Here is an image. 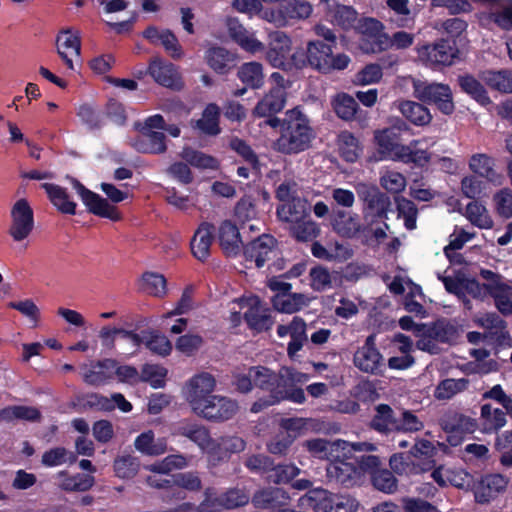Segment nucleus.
I'll use <instances>...</instances> for the list:
<instances>
[{
	"label": "nucleus",
	"mask_w": 512,
	"mask_h": 512,
	"mask_svg": "<svg viewBox=\"0 0 512 512\" xmlns=\"http://www.w3.org/2000/svg\"><path fill=\"white\" fill-rule=\"evenodd\" d=\"M250 377L259 388L270 393L267 400L259 399L254 402L251 411L258 413L264 408L288 400L293 403L302 404L306 401L304 390L297 385L305 384L310 376L306 373L295 370L291 367H282L278 373L263 366L250 368Z\"/></svg>",
	"instance_id": "1"
},
{
	"label": "nucleus",
	"mask_w": 512,
	"mask_h": 512,
	"mask_svg": "<svg viewBox=\"0 0 512 512\" xmlns=\"http://www.w3.org/2000/svg\"><path fill=\"white\" fill-rule=\"evenodd\" d=\"M233 7L250 17L257 15L277 27L287 26L290 20L307 19L313 12L312 4L307 0H290L279 9H264L258 0H234Z\"/></svg>",
	"instance_id": "2"
},
{
	"label": "nucleus",
	"mask_w": 512,
	"mask_h": 512,
	"mask_svg": "<svg viewBox=\"0 0 512 512\" xmlns=\"http://www.w3.org/2000/svg\"><path fill=\"white\" fill-rule=\"evenodd\" d=\"M313 138L307 117L298 109L287 112L281 135L274 142V149L284 154H294L306 150Z\"/></svg>",
	"instance_id": "3"
},
{
	"label": "nucleus",
	"mask_w": 512,
	"mask_h": 512,
	"mask_svg": "<svg viewBox=\"0 0 512 512\" xmlns=\"http://www.w3.org/2000/svg\"><path fill=\"white\" fill-rule=\"evenodd\" d=\"M231 321L240 323L242 314L250 328L265 331L273 325L269 309L265 308L257 296L249 295L233 300L230 303Z\"/></svg>",
	"instance_id": "4"
},
{
	"label": "nucleus",
	"mask_w": 512,
	"mask_h": 512,
	"mask_svg": "<svg viewBox=\"0 0 512 512\" xmlns=\"http://www.w3.org/2000/svg\"><path fill=\"white\" fill-rule=\"evenodd\" d=\"M244 255L247 261L254 262L258 268L266 263L269 268L274 267L276 271L284 268L277 241L270 235L264 234L250 242L244 250Z\"/></svg>",
	"instance_id": "5"
},
{
	"label": "nucleus",
	"mask_w": 512,
	"mask_h": 512,
	"mask_svg": "<svg viewBox=\"0 0 512 512\" xmlns=\"http://www.w3.org/2000/svg\"><path fill=\"white\" fill-rule=\"evenodd\" d=\"M307 60L313 68L322 73L344 70L351 61L346 54L334 55L331 45L321 41H310L307 44Z\"/></svg>",
	"instance_id": "6"
},
{
	"label": "nucleus",
	"mask_w": 512,
	"mask_h": 512,
	"mask_svg": "<svg viewBox=\"0 0 512 512\" xmlns=\"http://www.w3.org/2000/svg\"><path fill=\"white\" fill-rule=\"evenodd\" d=\"M216 385L214 376L207 372L195 374L185 383L183 395L194 414L214 395Z\"/></svg>",
	"instance_id": "7"
},
{
	"label": "nucleus",
	"mask_w": 512,
	"mask_h": 512,
	"mask_svg": "<svg viewBox=\"0 0 512 512\" xmlns=\"http://www.w3.org/2000/svg\"><path fill=\"white\" fill-rule=\"evenodd\" d=\"M35 228L34 211L25 198L16 200L10 209L8 234L15 242L29 238Z\"/></svg>",
	"instance_id": "8"
},
{
	"label": "nucleus",
	"mask_w": 512,
	"mask_h": 512,
	"mask_svg": "<svg viewBox=\"0 0 512 512\" xmlns=\"http://www.w3.org/2000/svg\"><path fill=\"white\" fill-rule=\"evenodd\" d=\"M359 198L364 202L363 215L366 221L386 217L391 205L390 199L380 192L378 187L367 183H358L355 186Z\"/></svg>",
	"instance_id": "9"
},
{
	"label": "nucleus",
	"mask_w": 512,
	"mask_h": 512,
	"mask_svg": "<svg viewBox=\"0 0 512 512\" xmlns=\"http://www.w3.org/2000/svg\"><path fill=\"white\" fill-rule=\"evenodd\" d=\"M414 96L423 101L434 103L444 114H451L454 111V103L451 89L442 83H428L413 81Z\"/></svg>",
	"instance_id": "10"
},
{
	"label": "nucleus",
	"mask_w": 512,
	"mask_h": 512,
	"mask_svg": "<svg viewBox=\"0 0 512 512\" xmlns=\"http://www.w3.org/2000/svg\"><path fill=\"white\" fill-rule=\"evenodd\" d=\"M417 57L426 66H450L458 57V49L446 39H440L433 44H424L416 48Z\"/></svg>",
	"instance_id": "11"
},
{
	"label": "nucleus",
	"mask_w": 512,
	"mask_h": 512,
	"mask_svg": "<svg viewBox=\"0 0 512 512\" xmlns=\"http://www.w3.org/2000/svg\"><path fill=\"white\" fill-rule=\"evenodd\" d=\"M356 30L360 35L359 48L364 53H378L389 47V37L378 20L365 18L359 21Z\"/></svg>",
	"instance_id": "12"
},
{
	"label": "nucleus",
	"mask_w": 512,
	"mask_h": 512,
	"mask_svg": "<svg viewBox=\"0 0 512 512\" xmlns=\"http://www.w3.org/2000/svg\"><path fill=\"white\" fill-rule=\"evenodd\" d=\"M173 433L184 436L194 442L203 453L208 455L210 460L212 455L219 452L218 442L211 438L209 430L202 424L183 420L175 425Z\"/></svg>",
	"instance_id": "13"
},
{
	"label": "nucleus",
	"mask_w": 512,
	"mask_h": 512,
	"mask_svg": "<svg viewBox=\"0 0 512 512\" xmlns=\"http://www.w3.org/2000/svg\"><path fill=\"white\" fill-rule=\"evenodd\" d=\"M488 294L494 299L498 311L504 315L512 314V285L491 270H481Z\"/></svg>",
	"instance_id": "14"
},
{
	"label": "nucleus",
	"mask_w": 512,
	"mask_h": 512,
	"mask_svg": "<svg viewBox=\"0 0 512 512\" xmlns=\"http://www.w3.org/2000/svg\"><path fill=\"white\" fill-rule=\"evenodd\" d=\"M56 50L67 68L74 70L81 56L80 32L72 28L61 30L56 37Z\"/></svg>",
	"instance_id": "15"
},
{
	"label": "nucleus",
	"mask_w": 512,
	"mask_h": 512,
	"mask_svg": "<svg viewBox=\"0 0 512 512\" xmlns=\"http://www.w3.org/2000/svg\"><path fill=\"white\" fill-rule=\"evenodd\" d=\"M237 411L236 401L214 394L195 415L208 421L221 422L231 419Z\"/></svg>",
	"instance_id": "16"
},
{
	"label": "nucleus",
	"mask_w": 512,
	"mask_h": 512,
	"mask_svg": "<svg viewBox=\"0 0 512 512\" xmlns=\"http://www.w3.org/2000/svg\"><path fill=\"white\" fill-rule=\"evenodd\" d=\"M73 188L81 197L87 209L100 217L108 218L112 221L120 220L121 216L117 208L107 202L106 199L100 195L86 189L79 181H72Z\"/></svg>",
	"instance_id": "17"
},
{
	"label": "nucleus",
	"mask_w": 512,
	"mask_h": 512,
	"mask_svg": "<svg viewBox=\"0 0 512 512\" xmlns=\"http://www.w3.org/2000/svg\"><path fill=\"white\" fill-rule=\"evenodd\" d=\"M249 501V495L242 490H229L221 498L216 496L214 489L205 490V499L200 504V509L205 512H218L222 508H236L245 505Z\"/></svg>",
	"instance_id": "18"
},
{
	"label": "nucleus",
	"mask_w": 512,
	"mask_h": 512,
	"mask_svg": "<svg viewBox=\"0 0 512 512\" xmlns=\"http://www.w3.org/2000/svg\"><path fill=\"white\" fill-rule=\"evenodd\" d=\"M353 362L362 372L370 374L381 372L384 367L383 356L376 348L374 335L368 336L364 345L357 349Z\"/></svg>",
	"instance_id": "19"
},
{
	"label": "nucleus",
	"mask_w": 512,
	"mask_h": 512,
	"mask_svg": "<svg viewBox=\"0 0 512 512\" xmlns=\"http://www.w3.org/2000/svg\"><path fill=\"white\" fill-rule=\"evenodd\" d=\"M291 39L282 31H274L268 37L266 58L275 68L287 69L290 66L289 56Z\"/></svg>",
	"instance_id": "20"
},
{
	"label": "nucleus",
	"mask_w": 512,
	"mask_h": 512,
	"mask_svg": "<svg viewBox=\"0 0 512 512\" xmlns=\"http://www.w3.org/2000/svg\"><path fill=\"white\" fill-rule=\"evenodd\" d=\"M80 369L85 383L92 386L105 385L115 376V360L111 358L93 360L83 364Z\"/></svg>",
	"instance_id": "21"
},
{
	"label": "nucleus",
	"mask_w": 512,
	"mask_h": 512,
	"mask_svg": "<svg viewBox=\"0 0 512 512\" xmlns=\"http://www.w3.org/2000/svg\"><path fill=\"white\" fill-rule=\"evenodd\" d=\"M377 151L374 161L391 160L398 162L403 144L398 142V135L392 129L385 128L374 132Z\"/></svg>",
	"instance_id": "22"
},
{
	"label": "nucleus",
	"mask_w": 512,
	"mask_h": 512,
	"mask_svg": "<svg viewBox=\"0 0 512 512\" xmlns=\"http://www.w3.org/2000/svg\"><path fill=\"white\" fill-rule=\"evenodd\" d=\"M508 483V478L501 474L486 475L473 486L475 501L480 504L489 503L505 491Z\"/></svg>",
	"instance_id": "23"
},
{
	"label": "nucleus",
	"mask_w": 512,
	"mask_h": 512,
	"mask_svg": "<svg viewBox=\"0 0 512 512\" xmlns=\"http://www.w3.org/2000/svg\"><path fill=\"white\" fill-rule=\"evenodd\" d=\"M142 35L151 44L163 47L172 58L180 59L183 56V50L177 37L169 29L149 26Z\"/></svg>",
	"instance_id": "24"
},
{
	"label": "nucleus",
	"mask_w": 512,
	"mask_h": 512,
	"mask_svg": "<svg viewBox=\"0 0 512 512\" xmlns=\"http://www.w3.org/2000/svg\"><path fill=\"white\" fill-rule=\"evenodd\" d=\"M341 454L340 457L331 459L327 466V477L330 481L345 485L353 486L361 479L360 470L352 463L346 461Z\"/></svg>",
	"instance_id": "25"
},
{
	"label": "nucleus",
	"mask_w": 512,
	"mask_h": 512,
	"mask_svg": "<svg viewBox=\"0 0 512 512\" xmlns=\"http://www.w3.org/2000/svg\"><path fill=\"white\" fill-rule=\"evenodd\" d=\"M398 162L413 164L422 168L435 160V155L428 151L427 139H416L408 144H403Z\"/></svg>",
	"instance_id": "26"
},
{
	"label": "nucleus",
	"mask_w": 512,
	"mask_h": 512,
	"mask_svg": "<svg viewBox=\"0 0 512 512\" xmlns=\"http://www.w3.org/2000/svg\"><path fill=\"white\" fill-rule=\"evenodd\" d=\"M324 18L335 26L348 29L357 20V12L350 6L342 5L335 0H320Z\"/></svg>",
	"instance_id": "27"
},
{
	"label": "nucleus",
	"mask_w": 512,
	"mask_h": 512,
	"mask_svg": "<svg viewBox=\"0 0 512 512\" xmlns=\"http://www.w3.org/2000/svg\"><path fill=\"white\" fill-rule=\"evenodd\" d=\"M148 73L155 82L164 87L173 89L182 87L181 76L177 67L160 58H155L150 62Z\"/></svg>",
	"instance_id": "28"
},
{
	"label": "nucleus",
	"mask_w": 512,
	"mask_h": 512,
	"mask_svg": "<svg viewBox=\"0 0 512 512\" xmlns=\"http://www.w3.org/2000/svg\"><path fill=\"white\" fill-rule=\"evenodd\" d=\"M312 299L303 293H277L272 298V305L278 312L293 314L309 306Z\"/></svg>",
	"instance_id": "29"
},
{
	"label": "nucleus",
	"mask_w": 512,
	"mask_h": 512,
	"mask_svg": "<svg viewBox=\"0 0 512 512\" xmlns=\"http://www.w3.org/2000/svg\"><path fill=\"white\" fill-rule=\"evenodd\" d=\"M299 507L314 512H333V494L321 488L309 490L299 498Z\"/></svg>",
	"instance_id": "30"
},
{
	"label": "nucleus",
	"mask_w": 512,
	"mask_h": 512,
	"mask_svg": "<svg viewBox=\"0 0 512 512\" xmlns=\"http://www.w3.org/2000/svg\"><path fill=\"white\" fill-rule=\"evenodd\" d=\"M229 35L247 52L257 53L264 50V44L253 33L247 31L236 19L227 22Z\"/></svg>",
	"instance_id": "31"
},
{
	"label": "nucleus",
	"mask_w": 512,
	"mask_h": 512,
	"mask_svg": "<svg viewBox=\"0 0 512 512\" xmlns=\"http://www.w3.org/2000/svg\"><path fill=\"white\" fill-rule=\"evenodd\" d=\"M331 226L337 234L347 238H352L363 230L357 214L342 210L333 215Z\"/></svg>",
	"instance_id": "32"
},
{
	"label": "nucleus",
	"mask_w": 512,
	"mask_h": 512,
	"mask_svg": "<svg viewBox=\"0 0 512 512\" xmlns=\"http://www.w3.org/2000/svg\"><path fill=\"white\" fill-rule=\"evenodd\" d=\"M479 421L482 433H495L506 425V413L500 408L493 407L491 404H484L481 407Z\"/></svg>",
	"instance_id": "33"
},
{
	"label": "nucleus",
	"mask_w": 512,
	"mask_h": 512,
	"mask_svg": "<svg viewBox=\"0 0 512 512\" xmlns=\"http://www.w3.org/2000/svg\"><path fill=\"white\" fill-rule=\"evenodd\" d=\"M213 231L214 228L211 224L203 222L199 225L191 240V251L194 257L200 261L206 260L210 254Z\"/></svg>",
	"instance_id": "34"
},
{
	"label": "nucleus",
	"mask_w": 512,
	"mask_h": 512,
	"mask_svg": "<svg viewBox=\"0 0 512 512\" xmlns=\"http://www.w3.org/2000/svg\"><path fill=\"white\" fill-rule=\"evenodd\" d=\"M218 238L223 251L229 255H236L240 252L242 240L235 224L229 220L221 223L218 230Z\"/></svg>",
	"instance_id": "35"
},
{
	"label": "nucleus",
	"mask_w": 512,
	"mask_h": 512,
	"mask_svg": "<svg viewBox=\"0 0 512 512\" xmlns=\"http://www.w3.org/2000/svg\"><path fill=\"white\" fill-rule=\"evenodd\" d=\"M277 216L281 221L294 225L309 216V207L305 199L297 198L278 206Z\"/></svg>",
	"instance_id": "36"
},
{
	"label": "nucleus",
	"mask_w": 512,
	"mask_h": 512,
	"mask_svg": "<svg viewBox=\"0 0 512 512\" xmlns=\"http://www.w3.org/2000/svg\"><path fill=\"white\" fill-rule=\"evenodd\" d=\"M285 105V90L282 86L274 87L257 104L254 114L259 117L270 116L278 113Z\"/></svg>",
	"instance_id": "37"
},
{
	"label": "nucleus",
	"mask_w": 512,
	"mask_h": 512,
	"mask_svg": "<svg viewBox=\"0 0 512 512\" xmlns=\"http://www.w3.org/2000/svg\"><path fill=\"white\" fill-rule=\"evenodd\" d=\"M134 446L137 451L149 456L162 455L167 451V441L165 438H155L152 430H147L139 434L134 440Z\"/></svg>",
	"instance_id": "38"
},
{
	"label": "nucleus",
	"mask_w": 512,
	"mask_h": 512,
	"mask_svg": "<svg viewBox=\"0 0 512 512\" xmlns=\"http://www.w3.org/2000/svg\"><path fill=\"white\" fill-rule=\"evenodd\" d=\"M133 147L141 153H164L166 151L165 136L163 132H141L133 142Z\"/></svg>",
	"instance_id": "39"
},
{
	"label": "nucleus",
	"mask_w": 512,
	"mask_h": 512,
	"mask_svg": "<svg viewBox=\"0 0 512 512\" xmlns=\"http://www.w3.org/2000/svg\"><path fill=\"white\" fill-rule=\"evenodd\" d=\"M341 445L345 444L340 440L329 442L324 439H313L305 442V447L313 456L329 461L341 456Z\"/></svg>",
	"instance_id": "40"
},
{
	"label": "nucleus",
	"mask_w": 512,
	"mask_h": 512,
	"mask_svg": "<svg viewBox=\"0 0 512 512\" xmlns=\"http://www.w3.org/2000/svg\"><path fill=\"white\" fill-rule=\"evenodd\" d=\"M52 204L62 213L74 215L76 203L72 201L67 191L55 184L44 183L42 185Z\"/></svg>",
	"instance_id": "41"
},
{
	"label": "nucleus",
	"mask_w": 512,
	"mask_h": 512,
	"mask_svg": "<svg viewBox=\"0 0 512 512\" xmlns=\"http://www.w3.org/2000/svg\"><path fill=\"white\" fill-rule=\"evenodd\" d=\"M433 461L425 463L423 466L412 461L411 456L397 453L391 456L389 460L390 468L399 475H414L430 469Z\"/></svg>",
	"instance_id": "42"
},
{
	"label": "nucleus",
	"mask_w": 512,
	"mask_h": 512,
	"mask_svg": "<svg viewBox=\"0 0 512 512\" xmlns=\"http://www.w3.org/2000/svg\"><path fill=\"white\" fill-rule=\"evenodd\" d=\"M179 156L189 165L201 170H216L219 167V161L211 155L202 151L185 147Z\"/></svg>",
	"instance_id": "43"
},
{
	"label": "nucleus",
	"mask_w": 512,
	"mask_h": 512,
	"mask_svg": "<svg viewBox=\"0 0 512 512\" xmlns=\"http://www.w3.org/2000/svg\"><path fill=\"white\" fill-rule=\"evenodd\" d=\"M402 115L417 126H424L431 122L432 116L423 105L413 101H402L398 104Z\"/></svg>",
	"instance_id": "44"
},
{
	"label": "nucleus",
	"mask_w": 512,
	"mask_h": 512,
	"mask_svg": "<svg viewBox=\"0 0 512 512\" xmlns=\"http://www.w3.org/2000/svg\"><path fill=\"white\" fill-rule=\"evenodd\" d=\"M341 157L347 162H355L362 153L358 139L349 131H342L337 138Z\"/></svg>",
	"instance_id": "45"
},
{
	"label": "nucleus",
	"mask_w": 512,
	"mask_h": 512,
	"mask_svg": "<svg viewBox=\"0 0 512 512\" xmlns=\"http://www.w3.org/2000/svg\"><path fill=\"white\" fill-rule=\"evenodd\" d=\"M58 486L66 491H86L94 484V477L85 474L69 476L65 472L57 474Z\"/></svg>",
	"instance_id": "46"
},
{
	"label": "nucleus",
	"mask_w": 512,
	"mask_h": 512,
	"mask_svg": "<svg viewBox=\"0 0 512 512\" xmlns=\"http://www.w3.org/2000/svg\"><path fill=\"white\" fill-rule=\"evenodd\" d=\"M238 78L246 86L257 89L264 83L263 67L258 62H248L243 64L237 73Z\"/></svg>",
	"instance_id": "47"
},
{
	"label": "nucleus",
	"mask_w": 512,
	"mask_h": 512,
	"mask_svg": "<svg viewBox=\"0 0 512 512\" xmlns=\"http://www.w3.org/2000/svg\"><path fill=\"white\" fill-rule=\"evenodd\" d=\"M140 289L154 297H164L167 293V281L162 274L146 272L140 279Z\"/></svg>",
	"instance_id": "48"
},
{
	"label": "nucleus",
	"mask_w": 512,
	"mask_h": 512,
	"mask_svg": "<svg viewBox=\"0 0 512 512\" xmlns=\"http://www.w3.org/2000/svg\"><path fill=\"white\" fill-rule=\"evenodd\" d=\"M39 418V410L31 406L15 405L0 410V421L3 422H11L14 420L36 421Z\"/></svg>",
	"instance_id": "49"
},
{
	"label": "nucleus",
	"mask_w": 512,
	"mask_h": 512,
	"mask_svg": "<svg viewBox=\"0 0 512 512\" xmlns=\"http://www.w3.org/2000/svg\"><path fill=\"white\" fill-rule=\"evenodd\" d=\"M220 109L216 104H209L204 109L202 117L197 121V128L208 135H217L220 133L219 127Z\"/></svg>",
	"instance_id": "50"
},
{
	"label": "nucleus",
	"mask_w": 512,
	"mask_h": 512,
	"mask_svg": "<svg viewBox=\"0 0 512 512\" xmlns=\"http://www.w3.org/2000/svg\"><path fill=\"white\" fill-rule=\"evenodd\" d=\"M115 475L121 479H131L140 469V461L136 456L124 454L114 460Z\"/></svg>",
	"instance_id": "51"
},
{
	"label": "nucleus",
	"mask_w": 512,
	"mask_h": 512,
	"mask_svg": "<svg viewBox=\"0 0 512 512\" xmlns=\"http://www.w3.org/2000/svg\"><path fill=\"white\" fill-rule=\"evenodd\" d=\"M206 57L209 66L218 73H225L236 59L234 54L221 47L209 49Z\"/></svg>",
	"instance_id": "52"
},
{
	"label": "nucleus",
	"mask_w": 512,
	"mask_h": 512,
	"mask_svg": "<svg viewBox=\"0 0 512 512\" xmlns=\"http://www.w3.org/2000/svg\"><path fill=\"white\" fill-rule=\"evenodd\" d=\"M469 381L466 378L445 379L441 381L434 391V396L439 400H447L468 388Z\"/></svg>",
	"instance_id": "53"
},
{
	"label": "nucleus",
	"mask_w": 512,
	"mask_h": 512,
	"mask_svg": "<svg viewBox=\"0 0 512 512\" xmlns=\"http://www.w3.org/2000/svg\"><path fill=\"white\" fill-rule=\"evenodd\" d=\"M332 106L337 116L343 120H352L358 109L356 100L346 93L337 94L332 99Z\"/></svg>",
	"instance_id": "54"
},
{
	"label": "nucleus",
	"mask_w": 512,
	"mask_h": 512,
	"mask_svg": "<svg viewBox=\"0 0 512 512\" xmlns=\"http://www.w3.org/2000/svg\"><path fill=\"white\" fill-rule=\"evenodd\" d=\"M477 428L478 423L476 419L465 415H456L454 418L451 435L448 437V442L451 445L456 446L461 442V438L456 439L458 434H472L476 431Z\"/></svg>",
	"instance_id": "55"
},
{
	"label": "nucleus",
	"mask_w": 512,
	"mask_h": 512,
	"mask_svg": "<svg viewBox=\"0 0 512 512\" xmlns=\"http://www.w3.org/2000/svg\"><path fill=\"white\" fill-rule=\"evenodd\" d=\"M482 80L491 88L501 92H512V73L509 71H486Z\"/></svg>",
	"instance_id": "56"
},
{
	"label": "nucleus",
	"mask_w": 512,
	"mask_h": 512,
	"mask_svg": "<svg viewBox=\"0 0 512 512\" xmlns=\"http://www.w3.org/2000/svg\"><path fill=\"white\" fill-rule=\"evenodd\" d=\"M372 427L382 433L395 431L398 427V420L392 416V410L387 405H379L376 408V415L372 420Z\"/></svg>",
	"instance_id": "57"
},
{
	"label": "nucleus",
	"mask_w": 512,
	"mask_h": 512,
	"mask_svg": "<svg viewBox=\"0 0 512 512\" xmlns=\"http://www.w3.org/2000/svg\"><path fill=\"white\" fill-rule=\"evenodd\" d=\"M152 353L167 356L172 351V344L169 339L157 332H144V343Z\"/></svg>",
	"instance_id": "58"
},
{
	"label": "nucleus",
	"mask_w": 512,
	"mask_h": 512,
	"mask_svg": "<svg viewBox=\"0 0 512 512\" xmlns=\"http://www.w3.org/2000/svg\"><path fill=\"white\" fill-rule=\"evenodd\" d=\"M459 84L463 91L469 94L479 104L486 106L491 103L486 90L475 78L471 76L460 77Z\"/></svg>",
	"instance_id": "59"
},
{
	"label": "nucleus",
	"mask_w": 512,
	"mask_h": 512,
	"mask_svg": "<svg viewBox=\"0 0 512 512\" xmlns=\"http://www.w3.org/2000/svg\"><path fill=\"white\" fill-rule=\"evenodd\" d=\"M416 337L419 340L416 343V347L419 350L426 351L431 354H436L439 352L438 344L440 343L436 335H434V330L432 326H419L416 328Z\"/></svg>",
	"instance_id": "60"
},
{
	"label": "nucleus",
	"mask_w": 512,
	"mask_h": 512,
	"mask_svg": "<svg viewBox=\"0 0 512 512\" xmlns=\"http://www.w3.org/2000/svg\"><path fill=\"white\" fill-rule=\"evenodd\" d=\"M466 216L468 220L482 229H489L493 221L486 208L478 202H471L466 207Z\"/></svg>",
	"instance_id": "61"
},
{
	"label": "nucleus",
	"mask_w": 512,
	"mask_h": 512,
	"mask_svg": "<svg viewBox=\"0 0 512 512\" xmlns=\"http://www.w3.org/2000/svg\"><path fill=\"white\" fill-rule=\"evenodd\" d=\"M215 440L219 444V452L212 455L211 461L224 459L228 457L229 454L241 452L245 448L243 439L236 436L221 437Z\"/></svg>",
	"instance_id": "62"
},
{
	"label": "nucleus",
	"mask_w": 512,
	"mask_h": 512,
	"mask_svg": "<svg viewBox=\"0 0 512 512\" xmlns=\"http://www.w3.org/2000/svg\"><path fill=\"white\" fill-rule=\"evenodd\" d=\"M493 166V159L486 154H475L469 161V167L474 173L489 180L495 176Z\"/></svg>",
	"instance_id": "63"
},
{
	"label": "nucleus",
	"mask_w": 512,
	"mask_h": 512,
	"mask_svg": "<svg viewBox=\"0 0 512 512\" xmlns=\"http://www.w3.org/2000/svg\"><path fill=\"white\" fill-rule=\"evenodd\" d=\"M76 457L72 452L67 451L65 448L56 447L46 451L42 455V464L47 467H55L62 465L66 462L73 463Z\"/></svg>",
	"instance_id": "64"
}]
</instances>
